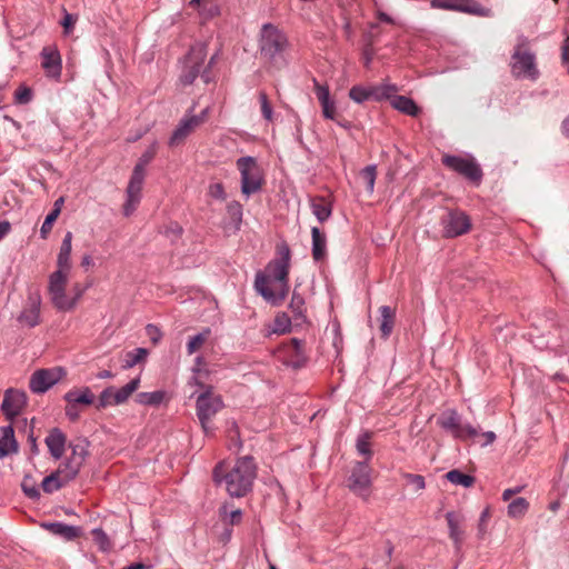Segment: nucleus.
Returning <instances> with one entry per match:
<instances>
[{"label":"nucleus","instance_id":"obj_22","mask_svg":"<svg viewBox=\"0 0 569 569\" xmlns=\"http://www.w3.org/2000/svg\"><path fill=\"white\" fill-rule=\"evenodd\" d=\"M44 442L53 459L59 460L62 458L66 450L67 437L61 429L52 428L46 437Z\"/></svg>","mask_w":569,"mask_h":569},{"label":"nucleus","instance_id":"obj_37","mask_svg":"<svg viewBox=\"0 0 569 569\" xmlns=\"http://www.w3.org/2000/svg\"><path fill=\"white\" fill-rule=\"evenodd\" d=\"M149 355L148 349L146 348H136L131 351H128L124 356L123 365L122 367L124 369L132 368L139 363H142L147 360V357Z\"/></svg>","mask_w":569,"mask_h":569},{"label":"nucleus","instance_id":"obj_23","mask_svg":"<svg viewBox=\"0 0 569 569\" xmlns=\"http://www.w3.org/2000/svg\"><path fill=\"white\" fill-rule=\"evenodd\" d=\"M228 221L223 222V229L228 232L236 233L240 230L243 216V207L239 201L232 200L227 207Z\"/></svg>","mask_w":569,"mask_h":569},{"label":"nucleus","instance_id":"obj_59","mask_svg":"<svg viewBox=\"0 0 569 569\" xmlns=\"http://www.w3.org/2000/svg\"><path fill=\"white\" fill-rule=\"evenodd\" d=\"M322 114L326 119L335 120L336 119V103L333 100H329L325 103H321Z\"/></svg>","mask_w":569,"mask_h":569},{"label":"nucleus","instance_id":"obj_1","mask_svg":"<svg viewBox=\"0 0 569 569\" xmlns=\"http://www.w3.org/2000/svg\"><path fill=\"white\" fill-rule=\"evenodd\" d=\"M276 253V258L266 266L264 272H257L254 289L271 305L280 306L289 292L291 252L287 243H281L277 246Z\"/></svg>","mask_w":569,"mask_h":569},{"label":"nucleus","instance_id":"obj_4","mask_svg":"<svg viewBox=\"0 0 569 569\" xmlns=\"http://www.w3.org/2000/svg\"><path fill=\"white\" fill-rule=\"evenodd\" d=\"M157 154V143L153 142L139 158L133 167L126 189V201L122 207L124 217H130L138 208L142 198V187L146 177V167Z\"/></svg>","mask_w":569,"mask_h":569},{"label":"nucleus","instance_id":"obj_6","mask_svg":"<svg viewBox=\"0 0 569 569\" xmlns=\"http://www.w3.org/2000/svg\"><path fill=\"white\" fill-rule=\"evenodd\" d=\"M193 381L197 386L203 389L196 399V412L204 433L209 435L213 431L210 426V421L224 405L221 396L213 392L212 386H206L199 382L196 378H193Z\"/></svg>","mask_w":569,"mask_h":569},{"label":"nucleus","instance_id":"obj_16","mask_svg":"<svg viewBox=\"0 0 569 569\" xmlns=\"http://www.w3.org/2000/svg\"><path fill=\"white\" fill-rule=\"evenodd\" d=\"M62 375L61 368L39 369L31 375L29 388L33 393H44L61 379Z\"/></svg>","mask_w":569,"mask_h":569},{"label":"nucleus","instance_id":"obj_41","mask_svg":"<svg viewBox=\"0 0 569 569\" xmlns=\"http://www.w3.org/2000/svg\"><path fill=\"white\" fill-rule=\"evenodd\" d=\"M66 485L67 483L60 478V476L53 471L49 476L44 477L41 482V488L46 493H52L60 490Z\"/></svg>","mask_w":569,"mask_h":569},{"label":"nucleus","instance_id":"obj_42","mask_svg":"<svg viewBox=\"0 0 569 569\" xmlns=\"http://www.w3.org/2000/svg\"><path fill=\"white\" fill-rule=\"evenodd\" d=\"M209 335L210 329H204L202 332H199L196 336L190 337L187 343V353L190 356L197 352L204 345Z\"/></svg>","mask_w":569,"mask_h":569},{"label":"nucleus","instance_id":"obj_17","mask_svg":"<svg viewBox=\"0 0 569 569\" xmlns=\"http://www.w3.org/2000/svg\"><path fill=\"white\" fill-rule=\"evenodd\" d=\"M27 406V395L24 391L10 388L6 390L1 403V411L6 419L13 421Z\"/></svg>","mask_w":569,"mask_h":569},{"label":"nucleus","instance_id":"obj_11","mask_svg":"<svg viewBox=\"0 0 569 569\" xmlns=\"http://www.w3.org/2000/svg\"><path fill=\"white\" fill-rule=\"evenodd\" d=\"M442 163L445 167L465 177L476 186H479L482 180V169L473 157L445 154L442 157Z\"/></svg>","mask_w":569,"mask_h":569},{"label":"nucleus","instance_id":"obj_9","mask_svg":"<svg viewBox=\"0 0 569 569\" xmlns=\"http://www.w3.org/2000/svg\"><path fill=\"white\" fill-rule=\"evenodd\" d=\"M68 281V272H62V270H57L49 277V293L51 296V301L53 306L61 311L72 310L78 300L83 295L82 290H79V293L69 299L66 295V286Z\"/></svg>","mask_w":569,"mask_h":569},{"label":"nucleus","instance_id":"obj_20","mask_svg":"<svg viewBox=\"0 0 569 569\" xmlns=\"http://www.w3.org/2000/svg\"><path fill=\"white\" fill-rule=\"evenodd\" d=\"M41 296L38 290H29L27 306L18 316L19 323L33 328L40 322Z\"/></svg>","mask_w":569,"mask_h":569},{"label":"nucleus","instance_id":"obj_13","mask_svg":"<svg viewBox=\"0 0 569 569\" xmlns=\"http://www.w3.org/2000/svg\"><path fill=\"white\" fill-rule=\"evenodd\" d=\"M441 226L446 238H456L469 232L471 220L465 211L455 209L442 217Z\"/></svg>","mask_w":569,"mask_h":569},{"label":"nucleus","instance_id":"obj_47","mask_svg":"<svg viewBox=\"0 0 569 569\" xmlns=\"http://www.w3.org/2000/svg\"><path fill=\"white\" fill-rule=\"evenodd\" d=\"M182 227L174 221H170L163 227L162 233L171 241L176 242L182 234Z\"/></svg>","mask_w":569,"mask_h":569},{"label":"nucleus","instance_id":"obj_15","mask_svg":"<svg viewBox=\"0 0 569 569\" xmlns=\"http://www.w3.org/2000/svg\"><path fill=\"white\" fill-rule=\"evenodd\" d=\"M397 89L392 84H381L372 87L353 86L349 90V97L357 103H363L370 99L380 101L390 98Z\"/></svg>","mask_w":569,"mask_h":569},{"label":"nucleus","instance_id":"obj_56","mask_svg":"<svg viewBox=\"0 0 569 569\" xmlns=\"http://www.w3.org/2000/svg\"><path fill=\"white\" fill-rule=\"evenodd\" d=\"M77 20V16L69 13L66 9H63V18L61 21V26L63 27V31L66 34H69L73 30Z\"/></svg>","mask_w":569,"mask_h":569},{"label":"nucleus","instance_id":"obj_38","mask_svg":"<svg viewBox=\"0 0 569 569\" xmlns=\"http://www.w3.org/2000/svg\"><path fill=\"white\" fill-rule=\"evenodd\" d=\"M89 442L86 439L79 440L77 443H71V455L68 457L71 460L78 461L80 465L83 466L89 451H88Z\"/></svg>","mask_w":569,"mask_h":569},{"label":"nucleus","instance_id":"obj_49","mask_svg":"<svg viewBox=\"0 0 569 569\" xmlns=\"http://www.w3.org/2000/svg\"><path fill=\"white\" fill-rule=\"evenodd\" d=\"M361 177L362 179L365 180L366 184H367V189L368 191L371 193L373 192V189H375V182H376V177H377V169H376V166L373 164H370V166H367L365 167L362 170H361Z\"/></svg>","mask_w":569,"mask_h":569},{"label":"nucleus","instance_id":"obj_44","mask_svg":"<svg viewBox=\"0 0 569 569\" xmlns=\"http://www.w3.org/2000/svg\"><path fill=\"white\" fill-rule=\"evenodd\" d=\"M21 489L23 493L32 500H38L40 498V491L37 487V482L29 475L23 477V480L21 482Z\"/></svg>","mask_w":569,"mask_h":569},{"label":"nucleus","instance_id":"obj_2","mask_svg":"<svg viewBox=\"0 0 569 569\" xmlns=\"http://www.w3.org/2000/svg\"><path fill=\"white\" fill-rule=\"evenodd\" d=\"M257 477V466L250 456L238 458L233 465L218 462L212 470L213 482L223 487L230 497L241 498L251 491Z\"/></svg>","mask_w":569,"mask_h":569},{"label":"nucleus","instance_id":"obj_5","mask_svg":"<svg viewBox=\"0 0 569 569\" xmlns=\"http://www.w3.org/2000/svg\"><path fill=\"white\" fill-rule=\"evenodd\" d=\"M510 71L516 79L537 81L540 77L536 53L530 49L529 39L522 34L517 38L511 54Z\"/></svg>","mask_w":569,"mask_h":569},{"label":"nucleus","instance_id":"obj_61","mask_svg":"<svg viewBox=\"0 0 569 569\" xmlns=\"http://www.w3.org/2000/svg\"><path fill=\"white\" fill-rule=\"evenodd\" d=\"M217 58H218V52H216L210 58L207 67L203 68L202 72H201V79L204 81V83H209L210 82L209 71H210V68L214 64Z\"/></svg>","mask_w":569,"mask_h":569},{"label":"nucleus","instance_id":"obj_12","mask_svg":"<svg viewBox=\"0 0 569 569\" xmlns=\"http://www.w3.org/2000/svg\"><path fill=\"white\" fill-rule=\"evenodd\" d=\"M430 7L433 9L459 11L478 17H491L492 11L482 7L476 0H431Z\"/></svg>","mask_w":569,"mask_h":569},{"label":"nucleus","instance_id":"obj_28","mask_svg":"<svg viewBox=\"0 0 569 569\" xmlns=\"http://www.w3.org/2000/svg\"><path fill=\"white\" fill-rule=\"evenodd\" d=\"M72 250V232L68 231L62 240L58 258L57 266L58 270H62V272H69L71 268L70 257Z\"/></svg>","mask_w":569,"mask_h":569},{"label":"nucleus","instance_id":"obj_32","mask_svg":"<svg viewBox=\"0 0 569 569\" xmlns=\"http://www.w3.org/2000/svg\"><path fill=\"white\" fill-rule=\"evenodd\" d=\"M312 257L316 261H321L326 257L327 239L326 234L319 228L312 227Z\"/></svg>","mask_w":569,"mask_h":569},{"label":"nucleus","instance_id":"obj_50","mask_svg":"<svg viewBox=\"0 0 569 569\" xmlns=\"http://www.w3.org/2000/svg\"><path fill=\"white\" fill-rule=\"evenodd\" d=\"M58 217H59V209L51 210V212L46 217V219L40 228V236L42 239H46L48 237V234L52 230V226Z\"/></svg>","mask_w":569,"mask_h":569},{"label":"nucleus","instance_id":"obj_26","mask_svg":"<svg viewBox=\"0 0 569 569\" xmlns=\"http://www.w3.org/2000/svg\"><path fill=\"white\" fill-rule=\"evenodd\" d=\"M446 520L449 528V537L456 548L459 549L463 540V530L460 528L463 518L453 511H449L446 513Z\"/></svg>","mask_w":569,"mask_h":569},{"label":"nucleus","instance_id":"obj_43","mask_svg":"<svg viewBox=\"0 0 569 569\" xmlns=\"http://www.w3.org/2000/svg\"><path fill=\"white\" fill-rule=\"evenodd\" d=\"M529 508V502L525 498H516L508 505V516L519 518L523 516Z\"/></svg>","mask_w":569,"mask_h":569},{"label":"nucleus","instance_id":"obj_25","mask_svg":"<svg viewBox=\"0 0 569 569\" xmlns=\"http://www.w3.org/2000/svg\"><path fill=\"white\" fill-rule=\"evenodd\" d=\"M0 458L18 451V442L14 438V430L11 425L0 428Z\"/></svg>","mask_w":569,"mask_h":569},{"label":"nucleus","instance_id":"obj_35","mask_svg":"<svg viewBox=\"0 0 569 569\" xmlns=\"http://www.w3.org/2000/svg\"><path fill=\"white\" fill-rule=\"evenodd\" d=\"M289 309L292 312L293 319L297 321L298 325L306 321V303L303 297L298 293L296 290L292 293Z\"/></svg>","mask_w":569,"mask_h":569},{"label":"nucleus","instance_id":"obj_63","mask_svg":"<svg viewBox=\"0 0 569 569\" xmlns=\"http://www.w3.org/2000/svg\"><path fill=\"white\" fill-rule=\"evenodd\" d=\"M522 489H523V487H521V486H518L516 488L506 489L502 492V500L509 501L513 495L520 493L522 491Z\"/></svg>","mask_w":569,"mask_h":569},{"label":"nucleus","instance_id":"obj_14","mask_svg":"<svg viewBox=\"0 0 569 569\" xmlns=\"http://www.w3.org/2000/svg\"><path fill=\"white\" fill-rule=\"evenodd\" d=\"M371 468L367 461H359L348 478V488L357 496L367 498L371 487Z\"/></svg>","mask_w":569,"mask_h":569},{"label":"nucleus","instance_id":"obj_29","mask_svg":"<svg viewBox=\"0 0 569 569\" xmlns=\"http://www.w3.org/2000/svg\"><path fill=\"white\" fill-rule=\"evenodd\" d=\"M63 399L67 402H72L73 405H84L90 406L93 403L94 395L90 390L89 387H84L82 389H71L64 396Z\"/></svg>","mask_w":569,"mask_h":569},{"label":"nucleus","instance_id":"obj_60","mask_svg":"<svg viewBox=\"0 0 569 569\" xmlns=\"http://www.w3.org/2000/svg\"><path fill=\"white\" fill-rule=\"evenodd\" d=\"M66 416L70 421H77L80 417V410L78 406L73 405L72 402H67Z\"/></svg>","mask_w":569,"mask_h":569},{"label":"nucleus","instance_id":"obj_40","mask_svg":"<svg viewBox=\"0 0 569 569\" xmlns=\"http://www.w3.org/2000/svg\"><path fill=\"white\" fill-rule=\"evenodd\" d=\"M446 478L453 485H459L465 488H469L475 483V478L470 475L463 473L458 469H453L447 472Z\"/></svg>","mask_w":569,"mask_h":569},{"label":"nucleus","instance_id":"obj_51","mask_svg":"<svg viewBox=\"0 0 569 569\" xmlns=\"http://www.w3.org/2000/svg\"><path fill=\"white\" fill-rule=\"evenodd\" d=\"M259 102H260L262 117L268 121H272L273 110H272V107L269 102V99H268V96L266 92H263V91L259 92Z\"/></svg>","mask_w":569,"mask_h":569},{"label":"nucleus","instance_id":"obj_33","mask_svg":"<svg viewBox=\"0 0 569 569\" xmlns=\"http://www.w3.org/2000/svg\"><path fill=\"white\" fill-rule=\"evenodd\" d=\"M311 210L319 222H325L331 216V204L323 197H316L311 199Z\"/></svg>","mask_w":569,"mask_h":569},{"label":"nucleus","instance_id":"obj_24","mask_svg":"<svg viewBox=\"0 0 569 569\" xmlns=\"http://www.w3.org/2000/svg\"><path fill=\"white\" fill-rule=\"evenodd\" d=\"M42 528L47 529L54 536L61 537L67 541L74 540L80 537L81 528L76 526H70L63 522H46L41 525Z\"/></svg>","mask_w":569,"mask_h":569},{"label":"nucleus","instance_id":"obj_8","mask_svg":"<svg viewBox=\"0 0 569 569\" xmlns=\"http://www.w3.org/2000/svg\"><path fill=\"white\" fill-rule=\"evenodd\" d=\"M437 425L459 441H467L479 436L478 428L470 423H463L461 416L455 409L443 411L438 417Z\"/></svg>","mask_w":569,"mask_h":569},{"label":"nucleus","instance_id":"obj_10","mask_svg":"<svg viewBox=\"0 0 569 569\" xmlns=\"http://www.w3.org/2000/svg\"><path fill=\"white\" fill-rule=\"evenodd\" d=\"M207 57V44L203 42L192 46L184 58L183 68L179 77L182 86H190L200 76L203 70V63Z\"/></svg>","mask_w":569,"mask_h":569},{"label":"nucleus","instance_id":"obj_48","mask_svg":"<svg viewBox=\"0 0 569 569\" xmlns=\"http://www.w3.org/2000/svg\"><path fill=\"white\" fill-rule=\"evenodd\" d=\"M291 318L287 313H279L274 318L273 331L287 333L290 330Z\"/></svg>","mask_w":569,"mask_h":569},{"label":"nucleus","instance_id":"obj_57","mask_svg":"<svg viewBox=\"0 0 569 569\" xmlns=\"http://www.w3.org/2000/svg\"><path fill=\"white\" fill-rule=\"evenodd\" d=\"M146 335L153 345H157L162 338L160 329L152 323L146 326Z\"/></svg>","mask_w":569,"mask_h":569},{"label":"nucleus","instance_id":"obj_30","mask_svg":"<svg viewBox=\"0 0 569 569\" xmlns=\"http://www.w3.org/2000/svg\"><path fill=\"white\" fill-rule=\"evenodd\" d=\"M391 106L410 117H418L420 113V108L417 106V103L409 97L406 96H395L391 100Z\"/></svg>","mask_w":569,"mask_h":569},{"label":"nucleus","instance_id":"obj_3","mask_svg":"<svg viewBox=\"0 0 569 569\" xmlns=\"http://www.w3.org/2000/svg\"><path fill=\"white\" fill-rule=\"evenodd\" d=\"M289 41L286 33L272 23H264L260 30L259 50L272 67L278 69L287 64L286 53Z\"/></svg>","mask_w":569,"mask_h":569},{"label":"nucleus","instance_id":"obj_18","mask_svg":"<svg viewBox=\"0 0 569 569\" xmlns=\"http://www.w3.org/2000/svg\"><path fill=\"white\" fill-rule=\"evenodd\" d=\"M281 353L283 356V363L293 369L305 367L308 360L305 353V342L298 338H292L289 342L283 343Z\"/></svg>","mask_w":569,"mask_h":569},{"label":"nucleus","instance_id":"obj_7","mask_svg":"<svg viewBox=\"0 0 569 569\" xmlns=\"http://www.w3.org/2000/svg\"><path fill=\"white\" fill-rule=\"evenodd\" d=\"M236 164L241 177L242 194L249 198L251 194L259 192L264 180L257 159L251 156L241 157Z\"/></svg>","mask_w":569,"mask_h":569},{"label":"nucleus","instance_id":"obj_52","mask_svg":"<svg viewBox=\"0 0 569 569\" xmlns=\"http://www.w3.org/2000/svg\"><path fill=\"white\" fill-rule=\"evenodd\" d=\"M407 483L412 485L416 491H421L426 488L425 477L421 475H415L406 472L402 475Z\"/></svg>","mask_w":569,"mask_h":569},{"label":"nucleus","instance_id":"obj_55","mask_svg":"<svg viewBox=\"0 0 569 569\" xmlns=\"http://www.w3.org/2000/svg\"><path fill=\"white\" fill-rule=\"evenodd\" d=\"M313 82H315V93H316V97L319 100L320 104L331 100L329 87L320 84L317 80H313Z\"/></svg>","mask_w":569,"mask_h":569},{"label":"nucleus","instance_id":"obj_45","mask_svg":"<svg viewBox=\"0 0 569 569\" xmlns=\"http://www.w3.org/2000/svg\"><path fill=\"white\" fill-rule=\"evenodd\" d=\"M93 541L101 551H109L111 549V542L108 535L101 528H94L91 531Z\"/></svg>","mask_w":569,"mask_h":569},{"label":"nucleus","instance_id":"obj_39","mask_svg":"<svg viewBox=\"0 0 569 569\" xmlns=\"http://www.w3.org/2000/svg\"><path fill=\"white\" fill-rule=\"evenodd\" d=\"M370 439H371V432L365 431L358 436L357 441H356V448H357L358 453L366 457L365 461H367V462H368V460L371 459V457L373 455V452L371 450Z\"/></svg>","mask_w":569,"mask_h":569},{"label":"nucleus","instance_id":"obj_36","mask_svg":"<svg viewBox=\"0 0 569 569\" xmlns=\"http://www.w3.org/2000/svg\"><path fill=\"white\" fill-rule=\"evenodd\" d=\"M140 387V378L137 377L132 380H130L126 386L121 387L120 389L114 388V405L119 406L124 403L129 397L138 390Z\"/></svg>","mask_w":569,"mask_h":569},{"label":"nucleus","instance_id":"obj_58","mask_svg":"<svg viewBox=\"0 0 569 569\" xmlns=\"http://www.w3.org/2000/svg\"><path fill=\"white\" fill-rule=\"evenodd\" d=\"M373 56H375V50H373V46L372 43L369 41L367 42L365 46H363V49H362V61H363V66L366 68H369L371 62H372V59H373Z\"/></svg>","mask_w":569,"mask_h":569},{"label":"nucleus","instance_id":"obj_19","mask_svg":"<svg viewBox=\"0 0 569 569\" xmlns=\"http://www.w3.org/2000/svg\"><path fill=\"white\" fill-rule=\"evenodd\" d=\"M41 67L48 78L59 80L62 72L61 54L56 46H46L40 52Z\"/></svg>","mask_w":569,"mask_h":569},{"label":"nucleus","instance_id":"obj_53","mask_svg":"<svg viewBox=\"0 0 569 569\" xmlns=\"http://www.w3.org/2000/svg\"><path fill=\"white\" fill-rule=\"evenodd\" d=\"M14 100L17 103L26 104L32 100V91L26 86H20L14 92Z\"/></svg>","mask_w":569,"mask_h":569},{"label":"nucleus","instance_id":"obj_27","mask_svg":"<svg viewBox=\"0 0 569 569\" xmlns=\"http://www.w3.org/2000/svg\"><path fill=\"white\" fill-rule=\"evenodd\" d=\"M380 312V337L385 340H387L393 330L395 322H396V310L392 309L389 306H381L379 308Z\"/></svg>","mask_w":569,"mask_h":569},{"label":"nucleus","instance_id":"obj_21","mask_svg":"<svg viewBox=\"0 0 569 569\" xmlns=\"http://www.w3.org/2000/svg\"><path fill=\"white\" fill-rule=\"evenodd\" d=\"M200 124L201 118H182L169 139V146L177 147L183 143V141L189 137V134Z\"/></svg>","mask_w":569,"mask_h":569},{"label":"nucleus","instance_id":"obj_54","mask_svg":"<svg viewBox=\"0 0 569 569\" xmlns=\"http://www.w3.org/2000/svg\"><path fill=\"white\" fill-rule=\"evenodd\" d=\"M208 194L211 197V198H214V199H218V200H226V191H224V187L221 182H212L209 184V188H208Z\"/></svg>","mask_w":569,"mask_h":569},{"label":"nucleus","instance_id":"obj_64","mask_svg":"<svg viewBox=\"0 0 569 569\" xmlns=\"http://www.w3.org/2000/svg\"><path fill=\"white\" fill-rule=\"evenodd\" d=\"M569 39L565 41V43L561 47V61L562 64L568 66L569 64Z\"/></svg>","mask_w":569,"mask_h":569},{"label":"nucleus","instance_id":"obj_62","mask_svg":"<svg viewBox=\"0 0 569 569\" xmlns=\"http://www.w3.org/2000/svg\"><path fill=\"white\" fill-rule=\"evenodd\" d=\"M489 517H490L489 509L486 508L481 512L480 518H479L478 529H479V533L480 535H482L486 531V523H487Z\"/></svg>","mask_w":569,"mask_h":569},{"label":"nucleus","instance_id":"obj_31","mask_svg":"<svg viewBox=\"0 0 569 569\" xmlns=\"http://www.w3.org/2000/svg\"><path fill=\"white\" fill-rule=\"evenodd\" d=\"M81 467L82 465H80L78 461L67 458L63 462L60 463L56 470V473H58V476H60V478L66 483H69L79 475Z\"/></svg>","mask_w":569,"mask_h":569},{"label":"nucleus","instance_id":"obj_34","mask_svg":"<svg viewBox=\"0 0 569 569\" xmlns=\"http://www.w3.org/2000/svg\"><path fill=\"white\" fill-rule=\"evenodd\" d=\"M167 398V392L164 390H156L152 392H140L136 397V402L142 406L148 407H158L160 406Z\"/></svg>","mask_w":569,"mask_h":569},{"label":"nucleus","instance_id":"obj_46","mask_svg":"<svg viewBox=\"0 0 569 569\" xmlns=\"http://www.w3.org/2000/svg\"><path fill=\"white\" fill-rule=\"evenodd\" d=\"M114 387L110 386L101 391L98 398L97 409H103L114 405Z\"/></svg>","mask_w":569,"mask_h":569}]
</instances>
